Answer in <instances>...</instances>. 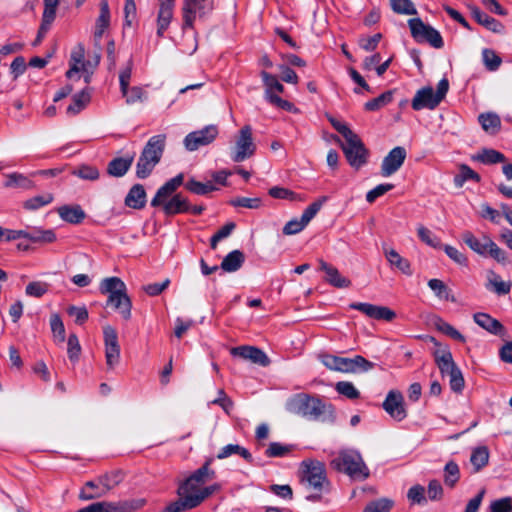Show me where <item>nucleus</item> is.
I'll list each match as a JSON object with an SVG mask.
<instances>
[{"label":"nucleus","instance_id":"20","mask_svg":"<svg viewBox=\"0 0 512 512\" xmlns=\"http://www.w3.org/2000/svg\"><path fill=\"white\" fill-rule=\"evenodd\" d=\"M260 76L265 87L264 98L267 102L279 97L277 93L282 94L284 92V86L275 75L263 70L261 71Z\"/></svg>","mask_w":512,"mask_h":512},{"label":"nucleus","instance_id":"17","mask_svg":"<svg viewBox=\"0 0 512 512\" xmlns=\"http://www.w3.org/2000/svg\"><path fill=\"white\" fill-rule=\"evenodd\" d=\"M440 104L439 100L434 95V90L431 86H426L419 89L412 99L411 106L415 111L422 109H435Z\"/></svg>","mask_w":512,"mask_h":512},{"label":"nucleus","instance_id":"24","mask_svg":"<svg viewBox=\"0 0 512 512\" xmlns=\"http://www.w3.org/2000/svg\"><path fill=\"white\" fill-rule=\"evenodd\" d=\"M434 359L442 376H448L453 373L454 370L459 369L449 349L436 350L434 352Z\"/></svg>","mask_w":512,"mask_h":512},{"label":"nucleus","instance_id":"36","mask_svg":"<svg viewBox=\"0 0 512 512\" xmlns=\"http://www.w3.org/2000/svg\"><path fill=\"white\" fill-rule=\"evenodd\" d=\"M123 480L121 471H111L97 477L98 483L101 485V490L105 496L110 490L118 486Z\"/></svg>","mask_w":512,"mask_h":512},{"label":"nucleus","instance_id":"15","mask_svg":"<svg viewBox=\"0 0 512 512\" xmlns=\"http://www.w3.org/2000/svg\"><path fill=\"white\" fill-rule=\"evenodd\" d=\"M407 153L401 146L394 147L383 159L381 164V175L389 177L396 173L403 165Z\"/></svg>","mask_w":512,"mask_h":512},{"label":"nucleus","instance_id":"45","mask_svg":"<svg viewBox=\"0 0 512 512\" xmlns=\"http://www.w3.org/2000/svg\"><path fill=\"white\" fill-rule=\"evenodd\" d=\"M85 50L84 47L79 44L78 49L73 51L70 59V68L66 72L67 78H72L74 74H77L80 71V66H83Z\"/></svg>","mask_w":512,"mask_h":512},{"label":"nucleus","instance_id":"48","mask_svg":"<svg viewBox=\"0 0 512 512\" xmlns=\"http://www.w3.org/2000/svg\"><path fill=\"white\" fill-rule=\"evenodd\" d=\"M393 100V91L389 90L376 98H373L365 103V110L367 111H377L380 108L388 105Z\"/></svg>","mask_w":512,"mask_h":512},{"label":"nucleus","instance_id":"64","mask_svg":"<svg viewBox=\"0 0 512 512\" xmlns=\"http://www.w3.org/2000/svg\"><path fill=\"white\" fill-rule=\"evenodd\" d=\"M418 237L421 241L426 243L427 245L433 247V248H440L441 247V241L440 239L433 234L432 231H430L428 228L424 226H420L417 229Z\"/></svg>","mask_w":512,"mask_h":512},{"label":"nucleus","instance_id":"56","mask_svg":"<svg viewBox=\"0 0 512 512\" xmlns=\"http://www.w3.org/2000/svg\"><path fill=\"white\" fill-rule=\"evenodd\" d=\"M328 201L327 196H322L310 204L302 213L301 218L304 224H308L320 211L322 206Z\"/></svg>","mask_w":512,"mask_h":512},{"label":"nucleus","instance_id":"54","mask_svg":"<svg viewBox=\"0 0 512 512\" xmlns=\"http://www.w3.org/2000/svg\"><path fill=\"white\" fill-rule=\"evenodd\" d=\"M435 326L440 332L444 333L445 335L451 337L454 340H457L462 343L466 341L464 335H462L457 329H455L452 325H450L448 322L444 321L441 318H438L435 321Z\"/></svg>","mask_w":512,"mask_h":512},{"label":"nucleus","instance_id":"30","mask_svg":"<svg viewBox=\"0 0 512 512\" xmlns=\"http://www.w3.org/2000/svg\"><path fill=\"white\" fill-rule=\"evenodd\" d=\"M482 129L489 135H496L501 130V119L495 112H485L478 116Z\"/></svg>","mask_w":512,"mask_h":512},{"label":"nucleus","instance_id":"7","mask_svg":"<svg viewBox=\"0 0 512 512\" xmlns=\"http://www.w3.org/2000/svg\"><path fill=\"white\" fill-rule=\"evenodd\" d=\"M213 9L214 0H183V29L193 28L197 18H205Z\"/></svg>","mask_w":512,"mask_h":512},{"label":"nucleus","instance_id":"3","mask_svg":"<svg viewBox=\"0 0 512 512\" xmlns=\"http://www.w3.org/2000/svg\"><path fill=\"white\" fill-rule=\"evenodd\" d=\"M333 469L348 475L352 480L364 481L370 471L361 454L355 450H342L330 462Z\"/></svg>","mask_w":512,"mask_h":512},{"label":"nucleus","instance_id":"32","mask_svg":"<svg viewBox=\"0 0 512 512\" xmlns=\"http://www.w3.org/2000/svg\"><path fill=\"white\" fill-rule=\"evenodd\" d=\"M473 160L485 165H493L497 163H505L506 157L503 153L495 149L483 148L473 156Z\"/></svg>","mask_w":512,"mask_h":512},{"label":"nucleus","instance_id":"59","mask_svg":"<svg viewBox=\"0 0 512 512\" xmlns=\"http://www.w3.org/2000/svg\"><path fill=\"white\" fill-rule=\"evenodd\" d=\"M72 174L83 180L89 181H95L100 176L99 170L96 167L89 165L79 166L77 169L72 171Z\"/></svg>","mask_w":512,"mask_h":512},{"label":"nucleus","instance_id":"19","mask_svg":"<svg viewBox=\"0 0 512 512\" xmlns=\"http://www.w3.org/2000/svg\"><path fill=\"white\" fill-rule=\"evenodd\" d=\"M319 270L325 273L324 279L331 286L336 288H348L351 286V281L348 278L342 276L336 267L322 259L319 260Z\"/></svg>","mask_w":512,"mask_h":512},{"label":"nucleus","instance_id":"10","mask_svg":"<svg viewBox=\"0 0 512 512\" xmlns=\"http://www.w3.org/2000/svg\"><path fill=\"white\" fill-rule=\"evenodd\" d=\"M348 163L353 168H360L367 162L368 151L359 136L354 133L345 139V144L341 145Z\"/></svg>","mask_w":512,"mask_h":512},{"label":"nucleus","instance_id":"8","mask_svg":"<svg viewBox=\"0 0 512 512\" xmlns=\"http://www.w3.org/2000/svg\"><path fill=\"white\" fill-rule=\"evenodd\" d=\"M256 146L252 138V129L249 125L242 127L236 136V141L230 150V157L236 163L243 162L255 153Z\"/></svg>","mask_w":512,"mask_h":512},{"label":"nucleus","instance_id":"52","mask_svg":"<svg viewBox=\"0 0 512 512\" xmlns=\"http://www.w3.org/2000/svg\"><path fill=\"white\" fill-rule=\"evenodd\" d=\"M268 194L276 199H287L290 201H304L305 198L284 187L274 186L269 189Z\"/></svg>","mask_w":512,"mask_h":512},{"label":"nucleus","instance_id":"1","mask_svg":"<svg viewBox=\"0 0 512 512\" xmlns=\"http://www.w3.org/2000/svg\"><path fill=\"white\" fill-rule=\"evenodd\" d=\"M286 410L312 420L335 423L336 413L332 404L306 393L295 394L286 402Z\"/></svg>","mask_w":512,"mask_h":512},{"label":"nucleus","instance_id":"22","mask_svg":"<svg viewBox=\"0 0 512 512\" xmlns=\"http://www.w3.org/2000/svg\"><path fill=\"white\" fill-rule=\"evenodd\" d=\"M174 0L162 2L157 16V36L162 37L173 18Z\"/></svg>","mask_w":512,"mask_h":512},{"label":"nucleus","instance_id":"55","mask_svg":"<svg viewBox=\"0 0 512 512\" xmlns=\"http://www.w3.org/2000/svg\"><path fill=\"white\" fill-rule=\"evenodd\" d=\"M512 287L511 282H505L501 279V277L497 274H492V277L489 279V284L487 286L488 289H492L498 295H506L510 292Z\"/></svg>","mask_w":512,"mask_h":512},{"label":"nucleus","instance_id":"4","mask_svg":"<svg viewBox=\"0 0 512 512\" xmlns=\"http://www.w3.org/2000/svg\"><path fill=\"white\" fill-rule=\"evenodd\" d=\"M166 136L163 134L152 136L144 146L136 164V177L145 179L154 170L160 162L164 148Z\"/></svg>","mask_w":512,"mask_h":512},{"label":"nucleus","instance_id":"12","mask_svg":"<svg viewBox=\"0 0 512 512\" xmlns=\"http://www.w3.org/2000/svg\"><path fill=\"white\" fill-rule=\"evenodd\" d=\"M105 360L108 369H114L120 362V345L117 331L112 326H105L103 329Z\"/></svg>","mask_w":512,"mask_h":512},{"label":"nucleus","instance_id":"26","mask_svg":"<svg viewBox=\"0 0 512 512\" xmlns=\"http://www.w3.org/2000/svg\"><path fill=\"white\" fill-rule=\"evenodd\" d=\"M146 191L141 184L133 185L125 197V205L136 210L143 209L146 205Z\"/></svg>","mask_w":512,"mask_h":512},{"label":"nucleus","instance_id":"23","mask_svg":"<svg viewBox=\"0 0 512 512\" xmlns=\"http://www.w3.org/2000/svg\"><path fill=\"white\" fill-rule=\"evenodd\" d=\"M163 211L166 215L172 216L181 213H188L189 201L182 194L173 195L169 200L162 204Z\"/></svg>","mask_w":512,"mask_h":512},{"label":"nucleus","instance_id":"29","mask_svg":"<svg viewBox=\"0 0 512 512\" xmlns=\"http://www.w3.org/2000/svg\"><path fill=\"white\" fill-rule=\"evenodd\" d=\"M133 156L116 157L107 165V173L112 177H123L133 164Z\"/></svg>","mask_w":512,"mask_h":512},{"label":"nucleus","instance_id":"9","mask_svg":"<svg viewBox=\"0 0 512 512\" xmlns=\"http://www.w3.org/2000/svg\"><path fill=\"white\" fill-rule=\"evenodd\" d=\"M220 489L219 484L202 487L198 494L186 497L183 500H175L169 503L160 512H184L198 507L205 499Z\"/></svg>","mask_w":512,"mask_h":512},{"label":"nucleus","instance_id":"40","mask_svg":"<svg viewBox=\"0 0 512 512\" xmlns=\"http://www.w3.org/2000/svg\"><path fill=\"white\" fill-rule=\"evenodd\" d=\"M101 497H104V495L97 478L95 480L87 481L79 493V499L83 501H90Z\"/></svg>","mask_w":512,"mask_h":512},{"label":"nucleus","instance_id":"62","mask_svg":"<svg viewBox=\"0 0 512 512\" xmlns=\"http://www.w3.org/2000/svg\"><path fill=\"white\" fill-rule=\"evenodd\" d=\"M391 7L398 14L414 15L417 13L414 4L410 0H390Z\"/></svg>","mask_w":512,"mask_h":512},{"label":"nucleus","instance_id":"2","mask_svg":"<svg viewBox=\"0 0 512 512\" xmlns=\"http://www.w3.org/2000/svg\"><path fill=\"white\" fill-rule=\"evenodd\" d=\"M99 289L108 295L107 306L114 308L124 320H130L132 302L125 283L118 277H109L101 281Z\"/></svg>","mask_w":512,"mask_h":512},{"label":"nucleus","instance_id":"35","mask_svg":"<svg viewBox=\"0 0 512 512\" xmlns=\"http://www.w3.org/2000/svg\"><path fill=\"white\" fill-rule=\"evenodd\" d=\"M245 261V256L240 250H233L228 253L221 262V269L225 272L239 270Z\"/></svg>","mask_w":512,"mask_h":512},{"label":"nucleus","instance_id":"31","mask_svg":"<svg viewBox=\"0 0 512 512\" xmlns=\"http://www.w3.org/2000/svg\"><path fill=\"white\" fill-rule=\"evenodd\" d=\"M110 25V9L107 0L100 2V13L96 20L94 38L101 39L105 30Z\"/></svg>","mask_w":512,"mask_h":512},{"label":"nucleus","instance_id":"39","mask_svg":"<svg viewBox=\"0 0 512 512\" xmlns=\"http://www.w3.org/2000/svg\"><path fill=\"white\" fill-rule=\"evenodd\" d=\"M26 239L30 240L34 243H52L56 240V235L51 229H41V228H28Z\"/></svg>","mask_w":512,"mask_h":512},{"label":"nucleus","instance_id":"11","mask_svg":"<svg viewBox=\"0 0 512 512\" xmlns=\"http://www.w3.org/2000/svg\"><path fill=\"white\" fill-rule=\"evenodd\" d=\"M218 134V126L210 124L202 129L192 131L187 134L184 138L183 144L188 151H196L203 146L213 143Z\"/></svg>","mask_w":512,"mask_h":512},{"label":"nucleus","instance_id":"51","mask_svg":"<svg viewBox=\"0 0 512 512\" xmlns=\"http://www.w3.org/2000/svg\"><path fill=\"white\" fill-rule=\"evenodd\" d=\"M459 169V174L454 177V183L457 187H462L468 180H473L475 182L480 181L479 174L472 170L468 165L462 164Z\"/></svg>","mask_w":512,"mask_h":512},{"label":"nucleus","instance_id":"43","mask_svg":"<svg viewBox=\"0 0 512 512\" xmlns=\"http://www.w3.org/2000/svg\"><path fill=\"white\" fill-rule=\"evenodd\" d=\"M202 489V484L199 482H190V476H188L185 480L181 481L179 483V486L177 488V500H183L186 497L193 496L195 494H198L199 491Z\"/></svg>","mask_w":512,"mask_h":512},{"label":"nucleus","instance_id":"33","mask_svg":"<svg viewBox=\"0 0 512 512\" xmlns=\"http://www.w3.org/2000/svg\"><path fill=\"white\" fill-rule=\"evenodd\" d=\"M213 461V457L207 458L204 464L190 475V482H199L203 485L207 481L215 479L216 472L210 467Z\"/></svg>","mask_w":512,"mask_h":512},{"label":"nucleus","instance_id":"18","mask_svg":"<svg viewBox=\"0 0 512 512\" xmlns=\"http://www.w3.org/2000/svg\"><path fill=\"white\" fill-rule=\"evenodd\" d=\"M184 181V174L179 173L175 177L168 180L162 185L156 192L155 196L151 200V206L157 207L162 205L182 184Z\"/></svg>","mask_w":512,"mask_h":512},{"label":"nucleus","instance_id":"50","mask_svg":"<svg viewBox=\"0 0 512 512\" xmlns=\"http://www.w3.org/2000/svg\"><path fill=\"white\" fill-rule=\"evenodd\" d=\"M53 199H54V197H53V194H51V193L37 195V196L27 199L24 202L23 207L27 210L34 211V210L40 209L41 207H44V206L50 204L53 201Z\"/></svg>","mask_w":512,"mask_h":512},{"label":"nucleus","instance_id":"25","mask_svg":"<svg viewBox=\"0 0 512 512\" xmlns=\"http://www.w3.org/2000/svg\"><path fill=\"white\" fill-rule=\"evenodd\" d=\"M473 319L481 328L493 335H503L505 332L504 326L487 313H475Z\"/></svg>","mask_w":512,"mask_h":512},{"label":"nucleus","instance_id":"28","mask_svg":"<svg viewBox=\"0 0 512 512\" xmlns=\"http://www.w3.org/2000/svg\"><path fill=\"white\" fill-rule=\"evenodd\" d=\"M59 217L70 224L81 223L86 214L80 205H63L57 209Z\"/></svg>","mask_w":512,"mask_h":512},{"label":"nucleus","instance_id":"57","mask_svg":"<svg viewBox=\"0 0 512 512\" xmlns=\"http://www.w3.org/2000/svg\"><path fill=\"white\" fill-rule=\"evenodd\" d=\"M49 290V284L42 281H32L26 288L25 293L29 297L41 298Z\"/></svg>","mask_w":512,"mask_h":512},{"label":"nucleus","instance_id":"41","mask_svg":"<svg viewBox=\"0 0 512 512\" xmlns=\"http://www.w3.org/2000/svg\"><path fill=\"white\" fill-rule=\"evenodd\" d=\"M489 461V450L486 446L476 447L470 456V462L474 467V472H479Z\"/></svg>","mask_w":512,"mask_h":512},{"label":"nucleus","instance_id":"63","mask_svg":"<svg viewBox=\"0 0 512 512\" xmlns=\"http://www.w3.org/2000/svg\"><path fill=\"white\" fill-rule=\"evenodd\" d=\"M125 97L128 105L135 104L137 102H143L146 98V93L143 88L139 86L127 87L126 94H122Z\"/></svg>","mask_w":512,"mask_h":512},{"label":"nucleus","instance_id":"14","mask_svg":"<svg viewBox=\"0 0 512 512\" xmlns=\"http://www.w3.org/2000/svg\"><path fill=\"white\" fill-rule=\"evenodd\" d=\"M349 307L351 309L358 310L375 320H384L390 322L396 317V313L386 306H378L364 302H355L351 303Z\"/></svg>","mask_w":512,"mask_h":512},{"label":"nucleus","instance_id":"46","mask_svg":"<svg viewBox=\"0 0 512 512\" xmlns=\"http://www.w3.org/2000/svg\"><path fill=\"white\" fill-rule=\"evenodd\" d=\"M116 512H136L146 504V500L143 498L139 499H128L114 502Z\"/></svg>","mask_w":512,"mask_h":512},{"label":"nucleus","instance_id":"21","mask_svg":"<svg viewBox=\"0 0 512 512\" xmlns=\"http://www.w3.org/2000/svg\"><path fill=\"white\" fill-rule=\"evenodd\" d=\"M469 8L472 17L475 19V21H477L478 24L484 26L486 29L494 33H502L504 31V25L501 22L489 16L477 6L473 5Z\"/></svg>","mask_w":512,"mask_h":512},{"label":"nucleus","instance_id":"44","mask_svg":"<svg viewBox=\"0 0 512 512\" xmlns=\"http://www.w3.org/2000/svg\"><path fill=\"white\" fill-rule=\"evenodd\" d=\"M185 188L196 195H206L218 189L212 181L202 183L193 178L185 183Z\"/></svg>","mask_w":512,"mask_h":512},{"label":"nucleus","instance_id":"13","mask_svg":"<svg viewBox=\"0 0 512 512\" xmlns=\"http://www.w3.org/2000/svg\"><path fill=\"white\" fill-rule=\"evenodd\" d=\"M382 407L391 418L398 422L407 417L404 397L400 391L390 390L382 403Z\"/></svg>","mask_w":512,"mask_h":512},{"label":"nucleus","instance_id":"37","mask_svg":"<svg viewBox=\"0 0 512 512\" xmlns=\"http://www.w3.org/2000/svg\"><path fill=\"white\" fill-rule=\"evenodd\" d=\"M462 240L474 252L480 255H487L488 241L491 240L489 237L485 236L483 241H480L470 231H465L462 234Z\"/></svg>","mask_w":512,"mask_h":512},{"label":"nucleus","instance_id":"27","mask_svg":"<svg viewBox=\"0 0 512 512\" xmlns=\"http://www.w3.org/2000/svg\"><path fill=\"white\" fill-rule=\"evenodd\" d=\"M383 251L387 261L392 267L398 269L407 276H411L413 274L410 262L406 258H403L395 249L384 247Z\"/></svg>","mask_w":512,"mask_h":512},{"label":"nucleus","instance_id":"60","mask_svg":"<svg viewBox=\"0 0 512 512\" xmlns=\"http://www.w3.org/2000/svg\"><path fill=\"white\" fill-rule=\"evenodd\" d=\"M394 502L387 498H381L370 502L363 510V512H390Z\"/></svg>","mask_w":512,"mask_h":512},{"label":"nucleus","instance_id":"61","mask_svg":"<svg viewBox=\"0 0 512 512\" xmlns=\"http://www.w3.org/2000/svg\"><path fill=\"white\" fill-rule=\"evenodd\" d=\"M482 57L484 65L489 71H496L502 63V59L491 49H484Z\"/></svg>","mask_w":512,"mask_h":512},{"label":"nucleus","instance_id":"38","mask_svg":"<svg viewBox=\"0 0 512 512\" xmlns=\"http://www.w3.org/2000/svg\"><path fill=\"white\" fill-rule=\"evenodd\" d=\"M91 95L88 89H83L72 97L71 104L67 107V114L76 115L81 112L90 102Z\"/></svg>","mask_w":512,"mask_h":512},{"label":"nucleus","instance_id":"49","mask_svg":"<svg viewBox=\"0 0 512 512\" xmlns=\"http://www.w3.org/2000/svg\"><path fill=\"white\" fill-rule=\"evenodd\" d=\"M460 479V469L456 462L449 461L444 467V483L449 487H454Z\"/></svg>","mask_w":512,"mask_h":512},{"label":"nucleus","instance_id":"5","mask_svg":"<svg viewBox=\"0 0 512 512\" xmlns=\"http://www.w3.org/2000/svg\"><path fill=\"white\" fill-rule=\"evenodd\" d=\"M302 481L318 492L329 487L330 482L326 475L325 465L317 460L302 462Z\"/></svg>","mask_w":512,"mask_h":512},{"label":"nucleus","instance_id":"47","mask_svg":"<svg viewBox=\"0 0 512 512\" xmlns=\"http://www.w3.org/2000/svg\"><path fill=\"white\" fill-rule=\"evenodd\" d=\"M294 449L292 444H282L280 442H271L265 451L269 458L285 457Z\"/></svg>","mask_w":512,"mask_h":512},{"label":"nucleus","instance_id":"42","mask_svg":"<svg viewBox=\"0 0 512 512\" xmlns=\"http://www.w3.org/2000/svg\"><path fill=\"white\" fill-rule=\"evenodd\" d=\"M428 286L439 299L451 302L456 301L455 297L451 293V290L442 280L436 278L430 279L428 281Z\"/></svg>","mask_w":512,"mask_h":512},{"label":"nucleus","instance_id":"16","mask_svg":"<svg viewBox=\"0 0 512 512\" xmlns=\"http://www.w3.org/2000/svg\"><path fill=\"white\" fill-rule=\"evenodd\" d=\"M232 356H238L245 360H250L252 363L260 366H267L270 363V359L261 349L254 346H238L230 350Z\"/></svg>","mask_w":512,"mask_h":512},{"label":"nucleus","instance_id":"6","mask_svg":"<svg viewBox=\"0 0 512 512\" xmlns=\"http://www.w3.org/2000/svg\"><path fill=\"white\" fill-rule=\"evenodd\" d=\"M411 36L418 43H428L433 48L440 49L444 46L441 34L432 26L425 24L420 18L408 20Z\"/></svg>","mask_w":512,"mask_h":512},{"label":"nucleus","instance_id":"58","mask_svg":"<svg viewBox=\"0 0 512 512\" xmlns=\"http://www.w3.org/2000/svg\"><path fill=\"white\" fill-rule=\"evenodd\" d=\"M335 390L345 396L348 399H357L360 396V392L356 389L354 384L349 381H339L335 385Z\"/></svg>","mask_w":512,"mask_h":512},{"label":"nucleus","instance_id":"34","mask_svg":"<svg viewBox=\"0 0 512 512\" xmlns=\"http://www.w3.org/2000/svg\"><path fill=\"white\" fill-rule=\"evenodd\" d=\"M232 455H239L242 457L245 461L248 463L253 462L252 454L243 446H240L238 444H228L224 447H222L218 454L216 455V458L219 460L226 459Z\"/></svg>","mask_w":512,"mask_h":512},{"label":"nucleus","instance_id":"53","mask_svg":"<svg viewBox=\"0 0 512 512\" xmlns=\"http://www.w3.org/2000/svg\"><path fill=\"white\" fill-rule=\"evenodd\" d=\"M50 326L56 343L62 344L65 341V327L61 317L58 314H52L50 317Z\"/></svg>","mask_w":512,"mask_h":512}]
</instances>
